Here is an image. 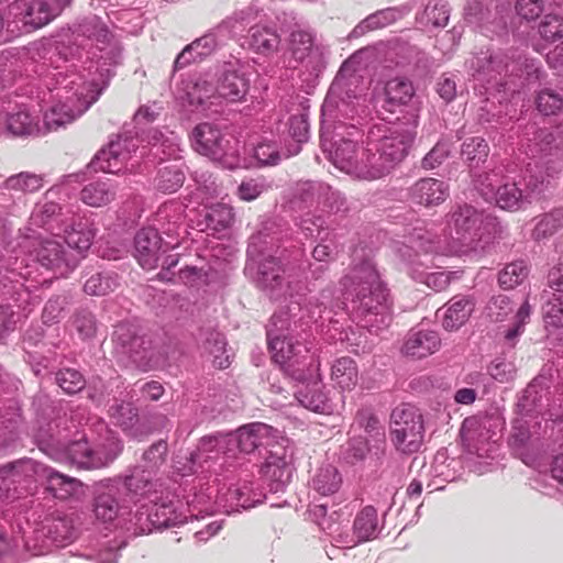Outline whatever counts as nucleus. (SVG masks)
<instances>
[{"mask_svg": "<svg viewBox=\"0 0 563 563\" xmlns=\"http://www.w3.org/2000/svg\"><path fill=\"white\" fill-rule=\"evenodd\" d=\"M109 412L115 423L123 429L133 427L137 420L136 409L130 402L121 401L115 404L110 407Z\"/></svg>", "mask_w": 563, "mask_h": 563, "instance_id": "50", "label": "nucleus"}, {"mask_svg": "<svg viewBox=\"0 0 563 563\" xmlns=\"http://www.w3.org/2000/svg\"><path fill=\"white\" fill-rule=\"evenodd\" d=\"M347 298H351L353 310L362 316H387V290L379 279L375 267L365 262L354 267L342 280Z\"/></svg>", "mask_w": 563, "mask_h": 563, "instance_id": "3", "label": "nucleus"}, {"mask_svg": "<svg viewBox=\"0 0 563 563\" xmlns=\"http://www.w3.org/2000/svg\"><path fill=\"white\" fill-rule=\"evenodd\" d=\"M124 508L128 506L120 501L119 490L114 487L100 490L95 497L93 512L102 522H112Z\"/></svg>", "mask_w": 563, "mask_h": 563, "instance_id": "25", "label": "nucleus"}, {"mask_svg": "<svg viewBox=\"0 0 563 563\" xmlns=\"http://www.w3.org/2000/svg\"><path fill=\"white\" fill-rule=\"evenodd\" d=\"M261 472L271 483L272 490H282L291 477V470L286 461V450L282 446H277L275 451L271 450Z\"/></svg>", "mask_w": 563, "mask_h": 563, "instance_id": "16", "label": "nucleus"}, {"mask_svg": "<svg viewBox=\"0 0 563 563\" xmlns=\"http://www.w3.org/2000/svg\"><path fill=\"white\" fill-rule=\"evenodd\" d=\"M217 85L220 99L238 102L242 101L246 96L250 81L244 74L236 70H225L220 75Z\"/></svg>", "mask_w": 563, "mask_h": 563, "instance_id": "21", "label": "nucleus"}, {"mask_svg": "<svg viewBox=\"0 0 563 563\" xmlns=\"http://www.w3.org/2000/svg\"><path fill=\"white\" fill-rule=\"evenodd\" d=\"M368 88V82L361 75L351 74L345 76L343 69L336 75L332 86V93H340L343 103L349 104L352 100H360Z\"/></svg>", "mask_w": 563, "mask_h": 563, "instance_id": "24", "label": "nucleus"}, {"mask_svg": "<svg viewBox=\"0 0 563 563\" xmlns=\"http://www.w3.org/2000/svg\"><path fill=\"white\" fill-rule=\"evenodd\" d=\"M330 161L341 172L355 178L371 180L367 147L363 148L352 140L340 139L330 151Z\"/></svg>", "mask_w": 563, "mask_h": 563, "instance_id": "6", "label": "nucleus"}, {"mask_svg": "<svg viewBox=\"0 0 563 563\" xmlns=\"http://www.w3.org/2000/svg\"><path fill=\"white\" fill-rule=\"evenodd\" d=\"M300 405L314 412H325L330 409L327 396L322 393L318 383L306 386L297 393Z\"/></svg>", "mask_w": 563, "mask_h": 563, "instance_id": "36", "label": "nucleus"}, {"mask_svg": "<svg viewBox=\"0 0 563 563\" xmlns=\"http://www.w3.org/2000/svg\"><path fill=\"white\" fill-rule=\"evenodd\" d=\"M56 382L58 386L67 394H76L85 386L82 375L73 368L60 369L56 374Z\"/></svg>", "mask_w": 563, "mask_h": 563, "instance_id": "49", "label": "nucleus"}, {"mask_svg": "<svg viewBox=\"0 0 563 563\" xmlns=\"http://www.w3.org/2000/svg\"><path fill=\"white\" fill-rule=\"evenodd\" d=\"M280 38L272 29L254 26L250 30V45L261 54H269L277 49Z\"/></svg>", "mask_w": 563, "mask_h": 563, "instance_id": "34", "label": "nucleus"}, {"mask_svg": "<svg viewBox=\"0 0 563 563\" xmlns=\"http://www.w3.org/2000/svg\"><path fill=\"white\" fill-rule=\"evenodd\" d=\"M123 354L129 355L134 362H141L150 347V341L137 335L135 329L126 323L119 324L112 336Z\"/></svg>", "mask_w": 563, "mask_h": 563, "instance_id": "18", "label": "nucleus"}, {"mask_svg": "<svg viewBox=\"0 0 563 563\" xmlns=\"http://www.w3.org/2000/svg\"><path fill=\"white\" fill-rule=\"evenodd\" d=\"M423 421L419 409L410 404L396 407L390 416V434L396 448L405 453L418 451L423 440Z\"/></svg>", "mask_w": 563, "mask_h": 563, "instance_id": "4", "label": "nucleus"}, {"mask_svg": "<svg viewBox=\"0 0 563 563\" xmlns=\"http://www.w3.org/2000/svg\"><path fill=\"white\" fill-rule=\"evenodd\" d=\"M267 343L272 353V360L279 364L285 365L292 358L301 355L302 352H308V349L291 339L276 333L273 329H267Z\"/></svg>", "mask_w": 563, "mask_h": 563, "instance_id": "20", "label": "nucleus"}, {"mask_svg": "<svg viewBox=\"0 0 563 563\" xmlns=\"http://www.w3.org/2000/svg\"><path fill=\"white\" fill-rule=\"evenodd\" d=\"M531 307L526 300L517 310L515 325L506 332V339L511 341L517 338L521 332L522 328L530 318Z\"/></svg>", "mask_w": 563, "mask_h": 563, "instance_id": "61", "label": "nucleus"}, {"mask_svg": "<svg viewBox=\"0 0 563 563\" xmlns=\"http://www.w3.org/2000/svg\"><path fill=\"white\" fill-rule=\"evenodd\" d=\"M264 190V185L255 179L243 180L238 188L239 197L245 201L256 199Z\"/></svg>", "mask_w": 563, "mask_h": 563, "instance_id": "63", "label": "nucleus"}, {"mask_svg": "<svg viewBox=\"0 0 563 563\" xmlns=\"http://www.w3.org/2000/svg\"><path fill=\"white\" fill-rule=\"evenodd\" d=\"M476 188L486 200H494L504 210H518L525 202L523 190L516 181L504 176L501 168L479 175Z\"/></svg>", "mask_w": 563, "mask_h": 563, "instance_id": "5", "label": "nucleus"}, {"mask_svg": "<svg viewBox=\"0 0 563 563\" xmlns=\"http://www.w3.org/2000/svg\"><path fill=\"white\" fill-rule=\"evenodd\" d=\"M225 346V338L220 332H211L203 344L205 352L212 358L213 365L220 369L229 367L231 363Z\"/></svg>", "mask_w": 563, "mask_h": 563, "instance_id": "33", "label": "nucleus"}, {"mask_svg": "<svg viewBox=\"0 0 563 563\" xmlns=\"http://www.w3.org/2000/svg\"><path fill=\"white\" fill-rule=\"evenodd\" d=\"M528 276V266L525 262H514L505 266L499 273L498 282L500 287L512 289L520 285Z\"/></svg>", "mask_w": 563, "mask_h": 563, "instance_id": "43", "label": "nucleus"}, {"mask_svg": "<svg viewBox=\"0 0 563 563\" xmlns=\"http://www.w3.org/2000/svg\"><path fill=\"white\" fill-rule=\"evenodd\" d=\"M272 427L265 423L243 426L234 434L228 435V443H234L241 452L252 453L257 448L271 445Z\"/></svg>", "mask_w": 563, "mask_h": 563, "instance_id": "13", "label": "nucleus"}, {"mask_svg": "<svg viewBox=\"0 0 563 563\" xmlns=\"http://www.w3.org/2000/svg\"><path fill=\"white\" fill-rule=\"evenodd\" d=\"M441 345L440 336L430 330L411 331L404 345L402 352L412 357L422 358L435 353Z\"/></svg>", "mask_w": 563, "mask_h": 563, "instance_id": "19", "label": "nucleus"}, {"mask_svg": "<svg viewBox=\"0 0 563 563\" xmlns=\"http://www.w3.org/2000/svg\"><path fill=\"white\" fill-rule=\"evenodd\" d=\"M545 322L554 328L563 329V300L561 298L555 299L549 303L545 311Z\"/></svg>", "mask_w": 563, "mask_h": 563, "instance_id": "62", "label": "nucleus"}, {"mask_svg": "<svg viewBox=\"0 0 563 563\" xmlns=\"http://www.w3.org/2000/svg\"><path fill=\"white\" fill-rule=\"evenodd\" d=\"M475 300L471 296L452 298L443 308L441 322L446 331H456L464 325L475 309ZM441 311L438 310V313Z\"/></svg>", "mask_w": 563, "mask_h": 563, "instance_id": "17", "label": "nucleus"}, {"mask_svg": "<svg viewBox=\"0 0 563 563\" xmlns=\"http://www.w3.org/2000/svg\"><path fill=\"white\" fill-rule=\"evenodd\" d=\"M544 9L543 0H517L516 11L526 20H534L540 16Z\"/></svg>", "mask_w": 563, "mask_h": 563, "instance_id": "59", "label": "nucleus"}, {"mask_svg": "<svg viewBox=\"0 0 563 563\" xmlns=\"http://www.w3.org/2000/svg\"><path fill=\"white\" fill-rule=\"evenodd\" d=\"M192 139L197 152L214 159L222 156L225 151V144L228 143L221 131L213 124L207 122L200 123L195 128Z\"/></svg>", "mask_w": 563, "mask_h": 563, "instance_id": "14", "label": "nucleus"}, {"mask_svg": "<svg viewBox=\"0 0 563 563\" xmlns=\"http://www.w3.org/2000/svg\"><path fill=\"white\" fill-rule=\"evenodd\" d=\"M451 152L450 144L445 141L438 142L432 150L423 157L422 166L426 169H433L441 165Z\"/></svg>", "mask_w": 563, "mask_h": 563, "instance_id": "56", "label": "nucleus"}, {"mask_svg": "<svg viewBox=\"0 0 563 563\" xmlns=\"http://www.w3.org/2000/svg\"><path fill=\"white\" fill-rule=\"evenodd\" d=\"M504 60L505 56L501 54V52L490 54H472L465 60V67L472 76H479L485 79L486 75H492L489 68H487V65L498 64V66H500Z\"/></svg>", "mask_w": 563, "mask_h": 563, "instance_id": "37", "label": "nucleus"}, {"mask_svg": "<svg viewBox=\"0 0 563 563\" xmlns=\"http://www.w3.org/2000/svg\"><path fill=\"white\" fill-rule=\"evenodd\" d=\"M408 195L413 203L423 207H435L448 199L450 187L443 180L426 177L413 183L408 190Z\"/></svg>", "mask_w": 563, "mask_h": 563, "instance_id": "11", "label": "nucleus"}, {"mask_svg": "<svg viewBox=\"0 0 563 563\" xmlns=\"http://www.w3.org/2000/svg\"><path fill=\"white\" fill-rule=\"evenodd\" d=\"M484 222V214L470 205L457 206L449 216L448 223L454 229L457 240L474 239Z\"/></svg>", "mask_w": 563, "mask_h": 563, "instance_id": "12", "label": "nucleus"}, {"mask_svg": "<svg viewBox=\"0 0 563 563\" xmlns=\"http://www.w3.org/2000/svg\"><path fill=\"white\" fill-rule=\"evenodd\" d=\"M254 157L263 166L277 165L282 158L274 143H260L254 148Z\"/></svg>", "mask_w": 563, "mask_h": 563, "instance_id": "57", "label": "nucleus"}, {"mask_svg": "<svg viewBox=\"0 0 563 563\" xmlns=\"http://www.w3.org/2000/svg\"><path fill=\"white\" fill-rule=\"evenodd\" d=\"M185 174L181 166L177 163H170L158 169L154 185L163 194H173L183 186Z\"/></svg>", "mask_w": 563, "mask_h": 563, "instance_id": "28", "label": "nucleus"}, {"mask_svg": "<svg viewBox=\"0 0 563 563\" xmlns=\"http://www.w3.org/2000/svg\"><path fill=\"white\" fill-rule=\"evenodd\" d=\"M123 486L133 497L144 496L153 489L152 477L134 473L125 478Z\"/></svg>", "mask_w": 563, "mask_h": 563, "instance_id": "55", "label": "nucleus"}, {"mask_svg": "<svg viewBox=\"0 0 563 563\" xmlns=\"http://www.w3.org/2000/svg\"><path fill=\"white\" fill-rule=\"evenodd\" d=\"M12 476L14 477H24L26 479H40L44 478L46 472H48V467L32 460V459H21L9 465Z\"/></svg>", "mask_w": 563, "mask_h": 563, "instance_id": "42", "label": "nucleus"}, {"mask_svg": "<svg viewBox=\"0 0 563 563\" xmlns=\"http://www.w3.org/2000/svg\"><path fill=\"white\" fill-rule=\"evenodd\" d=\"M341 485V477L332 465L321 467L312 479V487L321 495L335 493Z\"/></svg>", "mask_w": 563, "mask_h": 563, "instance_id": "41", "label": "nucleus"}, {"mask_svg": "<svg viewBox=\"0 0 563 563\" xmlns=\"http://www.w3.org/2000/svg\"><path fill=\"white\" fill-rule=\"evenodd\" d=\"M44 479L47 482V489L58 499H67L77 493L80 482L74 477L66 476L48 467Z\"/></svg>", "mask_w": 563, "mask_h": 563, "instance_id": "29", "label": "nucleus"}, {"mask_svg": "<svg viewBox=\"0 0 563 563\" xmlns=\"http://www.w3.org/2000/svg\"><path fill=\"white\" fill-rule=\"evenodd\" d=\"M417 121L399 124L387 130L371 131L367 139V158L371 180L378 179L400 163L408 153L415 136Z\"/></svg>", "mask_w": 563, "mask_h": 563, "instance_id": "1", "label": "nucleus"}, {"mask_svg": "<svg viewBox=\"0 0 563 563\" xmlns=\"http://www.w3.org/2000/svg\"><path fill=\"white\" fill-rule=\"evenodd\" d=\"M71 325L82 340L92 338L97 331L96 320L88 311L77 312L73 317Z\"/></svg>", "mask_w": 563, "mask_h": 563, "instance_id": "54", "label": "nucleus"}, {"mask_svg": "<svg viewBox=\"0 0 563 563\" xmlns=\"http://www.w3.org/2000/svg\"><path fill=\"white\" fill-rule=\"evenodd\" d=\"M512 311L514 305L506 295L492 297L486 306V314L493 322L504 321Z\"/></svg>", "mask_w": 563, "mask_h": 563, "instance_id": "45", "label": "nucleus"}, {"mask_svg": "<svg viewBox=\"0 0 563 563\" xmlns=\"http://www.w3.org/2000/svg\"><path fill=\"white\" fill-rule=\"evenodd\" d=\"M428 22L435 27H444L449 22V12L445 5H434L426 9Z\"/></svg>", "mask_w": 563, "mask_h": 563, "instance_id": "64", "label": "nucleus"}, {"mask_svg": "<svg viewBox=\"0 0 563 563\" xmlns=\"http://www.w3.org/2000/svg\"><path fill=\"white\" fill-rule=\"evenodd\" d=\"M117 187L110 180H98L86 185L80 191V200L87 206L100 208L115 199Z\"/></svg>", "mask_w": 563, "mask_h": 563, "instance_id": "26", "label": "nucleus"}, {"mask_svg": "<svg viewBox=\"0 0 563 563\" xmlns=\"http://www.w3.org/2000/svg\"><path fill=\"white\" fill-rule=\"evenodd\" d=\"M536 103L541 113L544 115H553L562 109L563 99L558 92L551 89H544L539 92Z\"/></svg>", "mask_w": 563, "mask_h": 563, "instance_id": "51", "label": "nucleus"}, {"mask_svg": "<svg viewBox=\"0 0 563 563\" xmlns=\"http://www.w3.org/2000/svg\"><path fill=\"white\" fill-rule=\"evenodd\" d=\"M488 373L499 383H509L515 378L516 369L510 362L495 360L488 366Z\"/></svg>", "mask_w": 563, "mask_h": 563, "instance_id": "58", "label": "nucleus"}, {"mask_svg": "<svg viewBox=\"0 0 563 563\" xmlns=\"http://www.w3.org/2000/svg\"><path fill=\"white\" fill-rule=\"evenodd\" d=\"M135 258L144 269H154L158 265L162 253L167 249L162 245V238L156 229H141L134 239Z\"/></svg>", "mask_w": 563, "mask_h": 563, "instance_id": "10", "label": "nucleus"}, {"mask_svg": "<svg viewBox=\"0 0 563 563\" xmlns=\"http://www.w3.org/2000/svg\"><path fill=\"white\" fill-rule=\"evenodd\" d=\"M95 232L88 220L78 218L65 229L64 242L73 252L67 253L58 239L44 240L37 250V260L48 269L65 275L73 269L80 257L90 249Z\"/></svg>", "mask_w": 563, "mask_h": 563, "instance_id": "2", "label": "nucleus"}, {"mask_svg": "<svg viewBox=\"0 0 563 563\" xmlns=\"http://www.w3.org/2000/svg\"><path fill=\"white\" fill-rule=\"evenodd\" d=\"M81 32L89 38L95 40L97 43L108 45L112 38V35L104 23L98 18L92 16L87 19L81 24Z\"/></svg>", "mask_w": 563, "mask_h": 563, "instance_id": "47", "label": "nucleus"}, {"mask_svg": "<svg viewBox=\"0 0 563 563\" xmlns=\"http://www.w3.org/2000/svg\"><path fill=\"white\" fill-rule=\"evenodd\" d=\"M489 154L487 142L481 136L466 137L461 145V158L471 168L478 167Z\"/></svg>", "mask_w": 563, "mask_h": 563, "instance_id": "31", "label": "nucleus"}, {"mask_svg": "<svg viewBox=\"0 0 563 563\" xmlns=\"http://www.w3.org/2000/svg\"><path fill=\"white\" fill-rule=\"evenodd\" d=\"M42 178L35 174L20 173L7 179V187L25 192H34L42 188Z\"/></svg>", "mask_w": 563, "mask_h": 563, "instance_id": "48", "label": "nucleus"}, {"mask_svg": "<svg viewBox=\"0 0 563 563\" xmlns=\"http://www.w3.org/2000/svg\"><path fill=\"white\" fill-rule=\"evenodd\" d=\"M66 5L67 0H16L12 9L25 26L36 30L51 23Z\"/></svg>", "mask_w": 563, "mask_h": 563, "instance_id": "8", "label": "nucleus"}, {"mask_svg": "<svg viewBox=\"0 0 563 563\" xmlns=\"http://www.w3.org/2000/svg\"><path fill=\"white\" fill-rule=\"evenodd\" d=\"M93 450L96 451L95 465L97 468H101L112 463L121 454L123 444L118 437L109 431L104 441Z\"/></svg>", "mask_w": 563, "mask_h": 563, "instance_id": "35", "label": "nucleus"}, {"mask_svg": "<svg viewBox=\"0 0 563 563\" xmlns=\"http://www.w3.org/2000/svg\"><path fill=\"white\" fill-rule=\"evenodd\" d=\"M354 534L356 537V542L362 543L369 541L376 537L377 531V511L373 506L364 507L355 517L354 525Z\"/></svg>", "mask_w": 563, "mask_h": 563, "instance_id": "30", "label": "nucleus"}, {"mask_svg": "<svg viewBox=\"0 0 563 563\" xmlns=\"http://www.w3.org/2000/svg\"><path fill=\"white\" fill-rule=\"evenodd\" d=\"M501 54L505 56V60L500 66H498V64L487 65L492 75H486L485 79L487 82H492L505 92L514 93L518 90V85L515 82V78L519 76L518 71H520L521 68L517 62H510V57L507 54Z\"/></svg>", "mask_w": 563, "mask_h": 563, "instance_id": "22", "label": "nucleus"}, {"mask_svg": "<svg viewBox=\"0 0 563 563\" xmlns=\"http://www.w3.org/2000/svg\"><path fill=\"white\" fill-rule=\"evenodd\" d=\"M539 33L543 40L554 42L563 37V18L547 14L539 25Z\"/></svg>", "mask_w": 563, "mask_h": 563, "instance_id": "53", "label": "nucleus"}, {"mask_svg": "<svg viewBox=\"0 0 563 563\" xmlns=\"http://www.w3.org/2000/svg\"><path fill=\"white\" fill-rule=\"evenodd\" d=\"M285 269L274 256H265L258 262L256 283L263 289L276 295H291L289 285H284Z\"/></svg>", "mask_w": 563, "mask_h": 563, "instance_id": "15", "label": "nucleus"}, {"mask_svg": "<svg viewBox=\"0 0 563 563\" xmlns=\"http://www.w3.org/2000/svg\"><path fill=\"white\" fill-rule=\"evenodd\" d=\"M188 99L191 104H205L208 100H218V85L208 80L197 81L190 91Z\"/></svg>", "mask_w": 563, "mask_h": 563, "instance_id": "46", "label": "nucleus"}, {"mask_svg": "<svg viewBox=\"0 0 563 563\" xmlns=\"http://www.w3.org/2000/svg\"><path fill=\"white\" fill-rule=\"evenodd\" d=\"M418 278L434 291H443L450 285V274L445 272L419 273Z\"/></svg>", "mask_w": 563, "mask_h": 563, "instance_id": "60", "label": "nucleus"}, {"mask_svg": "<svg viewBox=\"0 0 563 563\" xmlns=\"http://www.w3.org/2000/svg\"><path fill=\"white\" fill-rule=\"evenodd\" d=\"M331 379L342 390H352L358 380L355 361L347 356L338 358L331 368Z\"/></svg>", "mask_w": 563, "mask_h": 563, "instance_id": "27", "label": "nucleus"}, {"mask_svg": "<svg viewBox=\"0 0 563 563\" xmlns=\"http://www.w3.org/2000/svg\"><path fill=\"white\" fill-rule=\"evenodd\" d=\"M97 96L90 87H81L66 102L57 103L44 113V124L48 131H56L59 128L71 123L84 114L90 106L96 102Z\"/></svg>", "mask_w": 563, "mask_h": 563, "instance_id": "7", "label": "nucleus"}, {"mask_svg": "<svg viewBox=\"0 0 563 563\" xmlns=\"http://www.w3.org/2000/svg\"><path fill=\"white\" fill-rule=\"evenodd\" d=\"M563 227V208H558L544 214L536 224L532 236L540 241L553 235Z\"/></svg>", "mask_w": 563, "mask_h": 563, "instance_id": "40", "label": "nucleus"}, {"mask_svg": "<svg viewBox=\"0 0 563 563\" xmlns=\"http://www.w3.org/2000/svg\"><path fill=\"white\" fill-rule=\"evenodd\" d=\"M386 99L389 104H407L415 95L411 81L404 78H394L386 84Z\"/></svg>", "mask_w": 563, "mask_h": 563, "instance_id": "38", "label": "nucleus"}, {"mask_svg": "<svg viewBox=\"0 0 563 563\" xmlns=\"http://www.w3.org/2000/svg\"><path fill=\"white\" fill-rule=\"evenodd\" d=\"M168 453L167 442L159 440L153 443L142 455L141 467L148 475L155 473L166 462Z\"/></svg>", "mask_w": 563, "mask_h": 563, "instance_id": "39", "label": "nucleus"}, {"mask_svg": "<svg viewBox=\"0 0 563 563\" xmlns=\"http://www.w3.org/2000/svg\"><path fill=\"white\" fill-rule=\"evenodd\" d=\"M136 150L134 139L119 136L96 154L92 165L103 173L118 174L125 168Z\"/></svg>", "mask_w": 563, "mask_h": 563, "instance_id": "9", "label": "nucleus"}, {"mask_svg": "<svg viewBox=\"0 0 563 563\" xmlns=\"http://www.w3.org/2000/svg\"><path fill=\"white\" fill-rule=\"evenodd\" d=\"M292 58L296 62H303L312 51V37L306 31H294L290 35V46Z\"/></svg>", "mask_w": 563, "mask_h": 563, "instance_id": "44", "label": "nucleus"}, {"mask_svg": "<svg viewBox=\"0 0 563 563\" xmlns=\"http://www.w3.org/2000/svg\"><path fill=\"white\" fill-rule=\"evenodd\" d=\"M120 286L119 276L114 272L96 273L84 285V290L90 296H106Z\"/></svg>", "mask_w": 563, "mask_h": 563, "instance_id": "32", "label": "nucleus"}, {"mask_svg": "<svg viewBox=\"0 0 563 563\" xmlns=\"http://www.w3.org/2000/svg\"><path fill=\"white\" fill-rule=\"evenodd\" d=\"M8 130L14 135H26L33 133L35 124L29 112L18 111L7 119Z\"/></svg>", "mask_w": 563, "mask_h": 563, "instance_id": "52", "label": "nucleus"}, {"mask_svg": "<svg viewBox=\"0 0 563 563\" xmlns=\"http://www.w3.org/2000/svg\"><path fill=\"white\" fill-rule=\"evenodd\" d=\"M95 450L85 438L73 441L62 452L53 456L56 461H68L79 468L92 470L95 465Z\"/></svg>", "mask_w": 563, "mask_h": 563, "instance_id": "23", "label": "nucleus"}]
</instances>
